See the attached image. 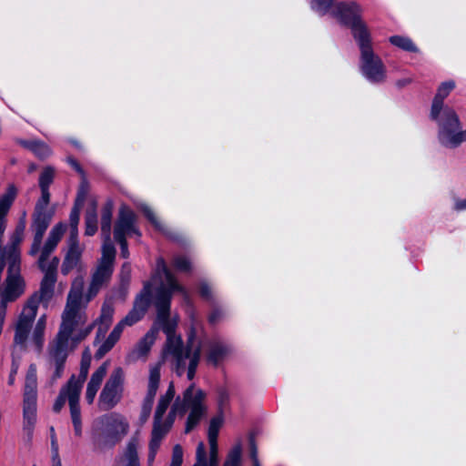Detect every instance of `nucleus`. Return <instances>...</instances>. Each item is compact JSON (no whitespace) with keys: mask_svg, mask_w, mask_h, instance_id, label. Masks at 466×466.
<instances>
[{"mask_svg":"<svg viewBox=\"0 0 466 466\" xmlns=\"http://www.w3.org/2000/svg\"><path fill=\"white\" fill-rule=\"evenodd\" d=\"M160 274L165 276L166 284L161 281L157 289L154 302L157 309V319L152 329L137 342L129 357L133 360L146 358L157 339L158 329H162L167 335L164 355L167 358H171L172 365L178 376H182L187 369V379L191 380L196 375L200 360V346L198 345L192 350L195 338L193 333L189 335L187 345L184 346L181 337L175 334L177 319L176 317L170 318V302L173 292L179 291L187 296V291L177 283L163 258L157 259V268L153 279L160 278Z\"/></svg>","mask_w":466,"mask_h":466,"instance_id":"1","label":"nucleus"},{"mask_svg":"<svg viewBox=\"0 0 466 466\" xmlns=\"http://www.w3.org/2000/svg\"><path fill=\"white\" fill-rule=\"evenodd\" d=\"M66 228V224L62 222L56 224L51 228L45 244L40 247L39 251L35 254V256L39 254L37 264L44 272V277L39 290L28 298L15 325L14 344L22 349L25 348L39 304L42 303L45 307H47L54 296L59 258L54 257L49 262H47V258L61 240ZM40 246H42V243Z\"/></svg>","mask_w":466,"mask_h":466,"instance_id":"2","label":"nucleus"},{"mask_svg":"<svg viewBox=\"0 0 466 466\" xmlns=\"http://www.w3.org/2000/svg\"><path fill=\"white\" fill-rule=\"evenodd\" d=\"M83 285L82 278L73 282L61 314V323L57 332L76 343L86 339L95 328V323L86 325L88 318L86 308L88 302H83Z\"/></svg>","mask_w":466,"mask_h":466,"instance_id":"3","label":"nucleus"},{"mask_svg":"<svg viewBox=\"0 0 466 466\" xmlns=\"http://www.w3.org/2000/svg\"><path fill=\"white\" fill-rule=\"evenodd\" d=\"M55 177V168L46 167L39 177V187L41 196L36 200L33 213L30 230L33 234V241L28 251L30 256L35 255L40 248V244L48 227L50 226L55 215V208H49L50 192L49 186L53 183Z\"/></svg>","mask_w":466,"mask_h":466,"instance_id":"4","label":"nucleus"},{"mask_svg":"<svg viewBox=\"0 0 466 466\" xmlns=\"http://www.w3.org/2000/svg\"><path fill=\"white\" fill-rule=\"evenodd\" d=\"M129 429L127 419L118 412H110L96 418L90 431L93 451L105 452L113 449L128 434Z\"/></svg>","mask_w":466,"mask_h":466,"instance_id":"5","label":"nucleus"},{"mask_svg":"<svg viewBox=\"0 0 466 466\" xmlns=\"http://www.w3.org/2000/svg\"><path fill=\"white\" fill-rule=\"evenodd\" d=\"M35 364L27 370L23 395V432L29 442L36 423L37 375Z\"/></svg>","mask_w":466,"mask_h":466,"instance_id":"6","label":"nucleus"},{"mask_svg":"<svg viewBox=\"0 0 466 466\" xmlns=\"http://www.w3.org/2000/svg\"><path fill=\"white\" fill-rule=\"evenodd\" d=\"M175 400L179 401L180 415L189 410L185 428V432L188 433L199 423L207 411L206 393L197 389L195 383H191L183 392L182 398L177 396Z\"/></svg>","mask_w":466,"mask_h":466,"instance_id":"7","label":"nucleus"},{"mask_svg":"<svg viewBox=\"0 0 466 466\" xmlns=\"http://www.w3.org/2000/svg\"><path fill=\"white\" fill-rule=\"evenodd\" d=\"M361 7L356 2H340L331 12L341 23L350 26L357 42L370 36L366 24L361 20Z\"/></svg>","mask_w":466,"mask_h":466,"instance_id":"8","label":"nucleus"},{"mask_svg":"<svg viewBox=\"0 0 466 466\" xmlns=\"http://www.w3.org/2000/svg\"><path fill=\"white\" fill-rule=\"evenodd\" d=\"M116 258V248L114 246L102 247V256L94 271L88 290L86 295V302L95 298L103 286L111 279L114 262Z\"/></svg>","mask_w":466,"mask_h":466,"instance_id":"9","label":"nucleus"},{"mask_svg":"<svg viewBox=\"0 0 466 466\" xmlns=\"http://www.w3.org/2000/svg\"><path fill=\"white\" fill-rule=\"evenodd\" d=\"M69 338L59 333L49 343L47 350V365L50 371L49 386H53L63 375L68 356Z\"/></svg>","mask_w":466,"mask_h":466,"instance_id":"10","label":"nucleus"},{"mask_svg":"<svg viewBox=\"0 0 466 466\" xmlns=\"http://www.w3.org/2000/svg\"><path fill=\"white\" fill-rule=\"evenodd\" d=\"M125 372L121 367L113 370L98 398V407L103 411L112 410L122 399Z\"/></svg>","mask_w":466,"mask_h":466,"instance_id":"11","label":"nucleus"},{"mask_svg":"<svg viewBox=\"0 0 466 466\" xmlns=\"http://www.w3.org/2000/svg\"><path fill=\"white\" fill-rule=\"evenodd\" d=\"M360 49V68L363 75L371 82H382L385 78V67L381 59L371 47L370 36L358 41Z\"/></svg>","mask_w":466,"mask_h":466,"instance_id":"12","label":"nucleus"},{"mask_svg":"<svg viewBox=\"0 0 466 466\" xmlns=\"http://www.w3.org/2000/svg\"><path fill=\"white\" fill-rule=\"evenodd\" d=\"M460 120L457 114L449 109L445 112V120L440 131V141L449 147H457L461 143L466 141V129L459 131Z\"/></svg>","mask_w":466,"mask_h":466,"instance_id":"13","label":"nucleus"},{"mask_svg":"<svg viewBox=\"0 0 466 466\" xmlns=\"http://www.w3.org/2000/svg\"><path fill=\"white\" fill-rule=\"evenodd\" d=\"M151 283L146 282L141 293L136 298L133 308L127 315L122 319L116 327L123 332L126 327H131L139 321L146 314L150 301Z\"/></svg>","mask_w":466,"mask_h":466,"instance_id":"14","label":"nucleus"},{"mask_svg":"<svg viewBox=\"0 0 466 466\" xmlns=\"http://www.w3.org/2000/svg\"><path fill=\"white\" fill-rule=\"evenodd\" d=\"M160 368L161 364L157 363L154 366H151L149 369L147 390L142 401L139 417V420L142 423H145L151 414L154 400L157 395L160 382Z\"/></svg>","mask_w":466,"mask_h":466,"instance_id":"15","label":"nucleus"},{"mask_svg":"<svg viewBox=\"0 0 466 466\" xmlns=\"http://www.w3.org/2000/svg\"><path fill=\"white\" fill-rule=\"evenodd\" d=\"M135 224V213L127 205H121L115 224L114 238H126L127 236H131L132 234L140 237L141 233L136 228Z\"/></svg>","mask_w":466,"mask_h":466,"instance_id":"16","label":"nucleus"},{"mask_svg":"<svg viewBox=\"0 0 466 466\" xmlns=\"http://www.w3.org/2000/svg\"><path fill=\"white\" fill-rule=\"evenodd\" d=\"M66 243L68 248L61 267L63 275H67L80 265L84 251V248L79 245L78 239H67Z\"/></svg>","mask_w":466,"mask_h":466,"instance_id":"17","label":"nucleus"},{"mask_svg":"<svg viewBox=\"0 0 466 466\" xmlns=\"http://www.w3.org/2000/svg\"><path fill=\"white\" fill-rule=\"evenodd\" d=\"M108 362H104L101 366H99L96 371L92 374L89 382L87 383L86 391V399L89 404L93 403L94 399L97 390L100 388V385L106 375L107 372Z\"/></svg>","mask_w":466,"mask_h":466,"instance_id":"18","label":"nucleus"},{"mask_svg":"<svg viewBox=\"0 0 466 466\" xmlns=\"http://www.w3.org/2000/svg\"><path fill=\"white\" fill-rule=\"evenodd\" d=\"M115 313L114 304L111 300H106L102 307L100 316L93 322L95 326H98L97 336H104L113 321Z\"/></svg>","mask_w":466,"mask_h":466,"instance_id":"19","label":"nucleus"},{"mask_svg":"<svg viewBox=\"0 0 466 466\" xmlns=\"http://www.w3.org/2000/svg\"><path fill=\"white\" fill-rule=\"evenodd\" d=\"M75 390L77 393V402H79L81 390H79V384H75V376L73 375L69 379L67 383L65 386H63L59 391V394L53 406V410L55 412H59L62 410L66 400H68V404L70 405L71 394Z\"/></svg>","mask_w":466,"mask_h":466,"instance_id":"20","label":"nucleus"},{"mask_svg":"<svg viewBox=\"0 0 466 466\" xmlns=\"http://www.w3.org/2000/svg\"><path fill=\"white\" fill-rule=\"evenodd\" d=\"M113 202L107 201L102 208L101 213V234L103 236L102 247L114 246L111 241V220L113 214Z\"/></svg>","mask_w":466,"mask_h":466,"instance_id":"21","label":"nucleus"},{"mask_svg":"<svg viewBox=\"0 0 466 466\" xmlns=\"http://www.w3.org/2000/svg\"><path fill=\"white\" fill-rule=\"evenodd\" d=\"M231 352L228 345L221 341H213L209 344L207 360L214 366H218Z\"/></svg>","mask_w":466,"mask_h":466,"instance_id":"22","label":"nucleus"},{"mask_svg":"<svg viewBox=\"0 0 466 466\" xmlns=\"http://www.w3.org/2000/svg\"><path fill=\"white\" fill-rule=\"evenodd\" d=\"M175 386L174 383L171 381L168 385V388L164 395H161L157 409L155 411L154 418L157 420H162L165 412L167 411L168 406L170 405L171 400L175 397Z\"/></svg>","mask_w":466,"mask_h":466,"instance_id":"23","label":"nucleus"},{"mask_svg":"<svg viewBox=\"0 0 466 466\" xmlns=\"http://www.w3.org/2000/svg\"><path fill=\"white\" fill-rule=\"evenodd\" d=\"M70 414L75 434L80 437L82 435V420L79 402H77V393L76 390L72 392L70 398Z\"/></svg>","mask_w":466,"mask_h":466,"instance_id":"24","label":"nucleus"},{"mask_svg":"<svg viewBox=\"0 0 466 466\" xmlns=\"http://www.w3.org/2000/svg\"><path fill=\"white\" fill-rule=\"evenodd\" d=\"M122 331L119 330V327H114L113 330L108 335L107 339L100 345L98 350L95 353L96 360L102 359L107 352H109L116 343L119 340Z\"/></svg>","mask_w":466,"mask_h":466,"instance_id":"25","label":"nucleus"},{"mask_svg":"<svg viewBox=\"0 0 466 466\" xmlns=\"http://www.w3.org/2000/svg\"><path fill=\"white\" fill-rule=\"evenodd\" d=\"M122 331L119 330V327H114L113 330L108 335L107 339L100 345L98 350L95 353L96 360L102 359L107 352H109L116 343L119 340Z\"/></svg>","mask_w":466,"mask_h":466,"instance_id":"26","label":"nucleus"},{"mask_svg":"<svg viewBox=\"0 0 466 466\" xmlns=\"http://www.w3.org/2000/svg\"><path fill=\"white\" fill-rule=\"evenodd\" d=\"M18 143L25 148L31 150L39 158H46L51 155L50 147L39 140H18Z\"/></svg>","mask_w":466,"mask_h":466,"instance_id":"27","label":"nucleus"},{"mask_svg":"<svg viewBox=\"0 0 466 466\" xmlns=\"http://www.w3.org/2000/svg\"><path fill=\"white\" fill-rule=\"evenodd\" d=\"M18 194L15 184H8L5 192L0 198V214L6 216Z\"/></svg>","mask_w":466,"mask_h":466,"instance_id":"28","label":"nucleus"},{"mask_svg":"<svg viewBox=\"0 0 466 466\" xmlns=\"http://www.w3.org/2000/svg\"><path fill=\"white\" fill-rule=\"evenodd\" d=\"M85 235L93 236L97 231L96 202L93 201L85 215Z\"/></svg>","mask_w":466,"mask_h":466,"instance_id":"29","label":"nucleus"},{"mask_svg":"<svg viewBox=\"0 0 466 466\" xmlns=\"http://www.w3.org/2000/svg\"><path fill=\"white\" fill-rule=\"evenodd\" d=\"M142 211L147 217V218L152 223V225L159 231L163 232L166 236L172 239H177L178 235L167 227H165L161 222L157 219V216L155 215L154 211L147 206H144L142 208Z\"/></svg>","mask_w":466,"mask_h":466,"instance_id":"30","label":"nucleus"},{"mask_svg":"<svg viewBox=\"0 0 466 466\" xmlns=\"http://www.w3.org/2000/svg\"><path fill=\"white\" fill-rule=\"evenodd\" d=\"M121 461L124 466H140L137 454V445L135 441H131L127 443L124 455L121 458Z\"/></svg>","mask_w":466,"mask_h":466,"instance_id":"31","label":"nucleus"},{"mask_svg":"<svg viewBox=\"0 0 466 466\" xmlns=\"http://www.w3.org/2000/svg\"><path fill=\"white\" fill-rule=\"evenodd\" d=\"M46 325V317L43 315L38 319L33 330L32 339L38 350H41L43 347Z\"/></svg>","mask_w":466,"mask_h":466,"instance_id":"32","label":"nucleus"},{"mask_svg":"<svg viewBox=\"0 0 466 466\" xmlns=\"http://www.w3.org/2000/svg\"><path fill=\"white\" fill-rule=\"evenodd\" d=\"M80 206L74 205L69 217L70 221V234L68 236L67 239H78V223H79V218H80Z\"/></svg>","mask_w":466,"mask_h":466,"instance_id":"33","label":"nucleus"},{"mask_svg":"<svg viewBox=\"0 0 466 466\" xmlns=\"http://www.w3.org/2000/svg\"><path fill=\"white\" fill-rule=\"evenodd\" d=\"M91 363V357L89 354H83L81 364H80V370L78 378H75V384H79V390H82L83 384L86 381L88 370Z\"/></svg>","mask_w":466,"mask_h":466,"instance_id":"34","label":"nucleus"},{"mask_svg":"<svg viewBox=\"0 0 466 466\" xmlns=\"http://www.w3.org/2000/svg\"><path fill=\"white\" fill-rule=\"evenodd\" d=\"M241 445L237 444L228 452L223 466H241Z\"/></svg>","mask_w":466,"mask_h":466,"instance_id":"35","label":"nucleus"},{"mask_svg":"<svg viewBox=\"0 0 466 466\" xmlns=\"http://www.w3.org/2000/svg\"><path fill=\"white\" fill-rule=\"evenodd\" d=\"M390 42L392 45H394L405 51L415 52L417 50V47L415 46V45L408 37H404V36H400V35H393L390 38Z\"/></svg>","mask_w":466,"mask_h":466,"instance_id":"36","label":"nucleus"},{"mask_svg":"<svg viewBox=\"0 0 466 466\" xmlns=\"http://www.w3.org/2000/svg\"><path fill=\"white\" fill-rule=\"evenodd\" d=\"M89 192V185L86 177H83L81 180V183L79 185L77 195L76 198L75 205L83 207L85 200L88 195Z\"/></svg>","mask_w":466,"mask_h":466,"instance_id":"37","label":"nucleus"},{"mask_svg":"<svg viewBox=\"0 0 466 466\" xmlns=\"http://www.w3.org/2000/svg\"><path fill=\"white\" fill-rule=\"evenodd\" d=\"M162 440L159 439L157 431L151 432V440L149 441V451H148V463L151 464L155 460L157 450L160 446Z\"/></svg>","mask_w":466,"mask_h":466,"instance_id":"38","label":"nucleus"},{"mask_svg":"<svg viewBox=\"0 0 466 466\" xmlns=\"http://www.w3.org/2000/svg\"><path fill=\"white\" fill-rule=\"evenodd\" d=\"M455 87V82L452 80L443 82L438 88L437 94L435 95L434 98L441 100L443 102V100L449 96V94L454 89Z\"/></svg>","mask_w":466,"mask_h":466,"instance_id":"39","label":"nucleus"},{"mask_svg":"<svg viewBox=\"0 0 466 466\" xmlns=\"http://www.w3.org/2000/svg\"><path fill=\"white\" fill-rule=\"evenodd\" d=\"M174 267L183 272H190L192 269V265L190 260L185 256H176L173 258Z\"/></svg>","mask_w":466,"mask_h":466,"instance_id":"40","label":"nucleus"},{"mask_svg":"<svg viewBox=\"0 0 466 466\" xmlns=\"http://www.w3.org/2000/svg\"><path fill=\"white\" fill-rule=\"evenodd\" d=\"M222 420L218 417L213 418L208 428V442H217L218 430L221 426Z\"/></svg>","mask_w":466,"mask_h":466,"instance_id":"41","label":"nucleus"},{"mask_svg":"<svg viewBox=\"0 0 466 466\" xmlns=\"http://www.w3.org/2000/svg\"><path fill=\"white\" fill-rule=\"evenodd\" d=\"M169 430L170 428L168 427V425L163 423L162 420H157L154 418L152 432L157 431V435L159 436V439L163 440V438L169 431Z\"/></svg>","mask_w":466,"mask_h":466,"instance_id":"42","label":"nucleus"},{"mask_svg":"<svg viewBox=\"0 0 466 466\" xmlns=\"http://www.w3.org/2000/svg\"><path fill=\"white\" fill-rule=\"evenodd\" d=\"M183 461V451L179 444H177L173 448L172 461L170 466H181Z\"/></svg>","mask_w":466,"mask_h":466,"instance_id":"43","label":"nucleus"},{"mask_svg":"<svg viewBox=\"0 0 466 466\" xmlns=\"http://www.w3.org/2000/svg\"><path fill=\"white\" fill-rule=\"evenodd\" d=\"M197 462L194 466H207L206 449L203 442H199L196 451Z\"/></svg>","mask_w":466,"mask_h":466,"instance_id":"44","label":"nucleus"},{"mask_svg":"<svg viewBox=\"0 0 466 466\" xmlns=\"http://www.w3.org/2000/svg\"><path fill=\"white\" fill-rule=\"evenodd\" d=\"M177 413L180 414V406H179V401L175 400L174 404L172 405L171 410L167 417V420L164 422L166 425H168V427L170 429L175 420Z\"/></svg>","mask_w":466,"mask_h":466,"instance_id":"45","label":"nucleus"},{"mask_svg":"<svg viewBox=\"0 0 466 466\" xmlns=\"http://www.w3.org/2000/svg\"><path fill=\"white\" fill-rule=\"evenodd\" d=\"M334 0H314L317 10L323 15L329 12Z\"/></svg>","mask_w":466,"mask_h":466,"instance_id":"46","label":"nucleus"},{"mask_svg":"<svg viewBox=\"0 0 466 466\" xmlns=\"http://www.w3.org/2000/svg\"><path fill=\"white\" fill-rule=\"evenodd\" d=\"M199 293L201 297L207 300L211 301L213 299L211 289L206 282H201L199 284Z\"/></svg>","mask_w":466,"mask_h":466,"instance_id":"47","label":"nucleus"},{"mask_svg":"<svg viewBox=\"0 0 466 466\" xmlns=\"http://www.w3.org/2000/svg\"><path fill=\"white\" fill-rule=\"evenodd\" d=\"M210 454L209 463L210 466H218V444L217 442H209Z\"/></svg>","mask_w":466,"mask_h":466,"instance_id":"48","label":"nucleus"},{"mask_svg":"<svg viewBox=\"0 0 466 466\" xmlns=\"http://www.w3.org/2000/svg\"><path fill=\"white\" fill-rule=\"evenodd\" d=\"M442 105H443L442 101L433 98L431 111V115L433 119L438 118V116L441 113V110L442 108Z\"/></svg>","mask_w":466,"mask_h":466,"instance_id":"49","label":"nucleus"},{"mask_svg":"<svg viewBox=\"0 0 466 466\" xmlns=\"http://www.w3.org/2000/svg\"><path fill=\"white\" fill-rule=\"evenodd\" d=\"M67 161L69 165L78 173L81 175V177H86V173L84 169L81 167L80 164L74 158L69 157L67 158Z\"/></svg>","mask_w":466,"mask_h":466,"instance_id":"50","label":"nucleus"},{"mask_svg":"<svg viewBox=\"0 0 466 466\" xmlns=\"http://www.w3.org/2000/svg\"><path fill=\"white\" fill-rule=\"evenodd\" d=\"M115 240L120 245L121 256L124 258H128L129 252L127 248V241L126 238H115Z\"/></svg>","mask_w":466,"mask_h":466,"instance_id":"51","label":"nucleus"},{"mask_svg":"<svg viewBox=\"0 0 466 466\" xmlns=\"http://www.w3.org/2000/svg\"><path fill=\"white\" fill-rule=\"evenodd\" d=\"M249 446H250V457L252 461L258 460V448L255 441V438L253 436L249 437Z\"/></svg>","mask_w":466,"mask_h":466,"instance_id":"52","label":"nucleus"},{"mask_svg":"<svg viewBox=\"0 0 466 466\" xmlns=\"http://www.w3.org/2000/svg\"><path fill=\"white\" fill-rule=\"evenodd\" d=\"M6 216L0 214V248H2L4 233L6 228Z\"/></svg>","mask_w":466,"mask_h":466,"instance_id":"53","label":"nucleus"},{"mask_svg":"<svg viewBox=\"0 0 466 466\" xmlns=\"http://www.w3.org/2000/svg\"><path fill=\"white\" fill-rule=\"evenodd\" d=\"M223 315V312L219 309H214L209 316V322L215 324Z\"/></svg>","mask_w":466,"mask_h":466,"instance_id":"54","label":"nucleus"},{"mask_svg":"<svg viewBox=\"0 0 466 466\" xmlns=\"http://www.w3.org/2000/svg\"><path fill=\"white\" fill-rule=\"evenodd\" d=\"M17 370H18V365L13 363L12 365V369H11V371H10V374H9V378H8V384L9 385H13L14 382H15V377L17 373Z\"/></svg>","mask_w":466,"mask_h":466,"instance_id":"55","label":"nucleus"},{"mask_svg":"<svg viewBox=\"0 0 466 466\" xmlns=\"http://www.w3.org/2000/svg\"><path fill=\"white\" fill-rule=\"evenodd\" d=\"M130 271H131L130 265L128 263H124L121 268L122 278L129 279Z\"/></svg>","mask_w":466,"mask_h":466,"instance_id":"56","label":"nucleus"},{"mask_svg":"<svg viewBox=\"0 0 466 466\" xmlns=\"http://www.w3.org/2000/svg\"><path fill=\"white\" fill-rule=\"evenodd\" d=\"M454 208L457 211L466 209V198L465 199H456L454 204Z\"/></svg>","mask_w":466,"mask_h":466,"instance_id":"57","label":"nucleus"},{"mask_svg":"<svg viewBox=\"0 0 466 466\" xmlns=\"http://www.w3.org/2000/svg\"><path fill=\"white\" fill-rule=\"evenodd\" d=\"M228 400V395L226 390H221L219 391V402L220 404H225Z\"/></svg>","mask_w":466,"mask_h":466,"instance_id":"58","label":"nucleus"},{"mask_svg":"<svg viewBox=\"0 0 466 466\" xmlns=\"http://www.w3.org/2000/svg\"><path fill=\"white\" fill-rule=\"evenodd\" d=\"M410 82H411V80L410 78L401 79V80L397 81V86L400 87H402V86H405L406 85L410 84Z\"/></svg>","mask_w":466,"mask_h":466,"instance_id":"59","label":"nucleus"},{"mask_svg":"<svg viewBox=\"0 0 466 466\" xmlns=\"http://www.w3.org/2000/svg\"><path fill=\"white\" fill-rule=\"evenodd\" d=\"M52 466H62V463L58 457L57 452L53 456V465Z\"/></svg>","mask_w":466,"mask_h":466,"instance_id":"60","label":"nucleus"},{"mask_svg":"<svg viewBox=\"0 0 466 466\" xmlns=\"http://www.w3.org/2000/svg\"><path fill=\"white\" fill-rule=\"evenodd\" d=\"M36 168H37L36 165L32 163L28 166V172L32 173V172L35 171Z\"/></svg>","mask_w":466,"mask_h":466,"instance_id":"61","label":"nucleus"},{"mask_svg":"<svg viewBox=\"0 0 466 466\" xmlns=\"http://www.w3.org/2000/svg\"><path fill=\"white\" fill-rule=\"evenodd\" d=\"M253 466H260L258 460L252 461Z\"/></svg>","mask_w":466,"mask_h":466,"instance_id":"62","label":"nucleus"},{"mask_svg":"<svg viewBox=\"0 0 466 466\" xmlns=\"http://www.w3.org/2000/svg\"><path fill=\"white\" fill-rule=\"evenodd\" d=\"M33 466H35V465H33Z\"/></svg>","mask_w":466,"mask_h":466,"instance_id":"63","label":"nucleus"}]
</instances>
